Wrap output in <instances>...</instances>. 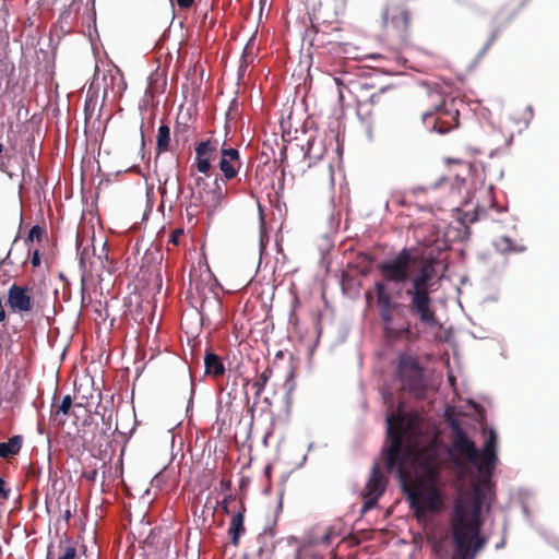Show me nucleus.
I'll return each instance as SVG.
<instances>
[{
    "instance_id": "nucleus-1",
    "label": "nucleus",
    "mask_w": 559,
    "mask_h": 559,
    "mask_svg": "<svg viewBox=\"0 0 559 559\" xmlns=\"http://www.w3.org/2000/svg\"><path fill=\"white\" fill-rule=\"evenodd\" d=\"M386 424L388 445L382 450L386 469H395L401 478H404L407 475L408 461L414 464V476L408 483L403 484L414 515L417 520H421L427 513L441 511L444 499L439 488L441 457L438 447L430 443L416 450L413 445H404L408 424L401 413L390 414L386 417Z\"/></svg>"
},
{
    "instance_id": "nucleus-2",
    "label": "nucleus",
    "mask_w": 559,
    "mask_h": 559,
    "mask_svg": "<svg viewBox=\"0 0 559 559\" xmlns=\"http://www.w3.org/2000/svg\"><path fill=\"white\" fill-rule=\"evenodd\" d=\"M438 264L439 260L433 257L414 258L407 248L401 250L394 258L378 264L377 269L382 281L374 284V292L384 326L392 325L393 314L391 311L397 307L388 292L386 283L403 284L407 281H409V287L405 290V295L408 297L409 313L426 326L438 325L439 321L431 297L432 286L437 280H440L436 270Z\"/></svg>"
},
{
    "instance_id": "nucleus-3",
    "label": "nucleus",
    "mask_w": 559,
    "mask_h": 559,
    "mask_svg": "<svg viewBox=\"0 0 559 559\" xmlns=\"http://www.w3.org/2000/svg\"><path fill=\"white\" fill-rule=\"evenodd\" d=\"M481 501L479 498L456 500L451 515L452 559H474L487 543L481 536Z\"/></svg>"
},
{
    "instance_id": "nucleus-4",
    "label": "nucleus",
    "mask_w": 559,
    "mask_h": 559,
    "mask_svg": "<svg viewBox=\"0 0 559 559\" xmlns=\"http://www.w3.org/2000/svg\"><path fill=\"white\" fill-rule=\"evenodd\" d=\"M430 107L421 114L427 129L445 134L459 127L460 111L465 106L462 99L444 96L437 88L427 91Z\"/></svg>"
},
{
    "instance_id": "nucleus-5",
    "label": "nucleus",
    "mask_w": 559,
    "mask_h": 559,
    "mask_svg": "<svg viewBox=\"0 0 559 559\" xmlns=\"http://www.w3.org/2000/svg\"><path fill=\"white\" fill-rule=\"evenodd\" d=\"M386 31L402 45H409L413 38V14L400 3L388 4L382 12Z\"/></svg>"
},
{
    "instance_id": "nucleus-6",
    "label": "nucleus",
    "mask_w": 559,
    "mask_h": 559,
    "mask_svg": "<svg viewBox=\"0 0 559 559\" xmlns=\"http://www.w3.org/2000/svg\"><path fill=\"white\" fill-rule=\"evenodd\" d=\"M396 372L405 390L417 397L425 395L427 383L416 357L406 354L401 355Z\"/></svg>"
},
{
    "instance_id": "nucleus-7",
    "label": "nucleus",
    "mask_w": 559,
    "mask_h": 559,
    "mask_svg": "<svg viewBox=\"0 0 559 559\" xmlns=\"http://www.w3.org/2000/svg\"><path fill=\"white\" fill-rule=\"evenodd\" d=\"M338 85L340 99H344V91H347L356 102V109L358 116L365 119L372 117L371 108H368V96L370 91L374 87L368 79H350L347 83H343L340 79H336Z\"/></svg>"
},
{
    "instance_id": "nucleus-8",
    "label": "nucleus",
    "mask_w": 559,
    "mask_h": 559,
    "mask_svg": "<svg viewBox=\"0 0 559 559\" xmlns=\"http://www.w3.org/2000/svg\"><path fill=\"white\" fill-rule=\"evenodd\" d=\"M388 484V478L381 471L379 464H374L371 468L369 478L361 491L364 504L361 512L366 513L377 506L378 500L384 493Z\"/></svg>"
},
{
    "instance_id": "nucleus-9",
    "label": "nucleus",
    "mask_w": 559,
    "mask_h": 559,
    "mask_svg": "<svg viewBox=\"0 0 559 559\" xmlns=\"http://www.w3.org/2000/svg\"><path fill=\"white\" fill-rule=\"evenodd\" d=\"M451 429L453 431L452 449L454 454L475 465L477 468L479 455L474 441L466 436L465 431L456 421L451 424Z\"/></svg>"
},
{
    "instance_id": "nucleus-10",
    "label": "nucleus",
    "mask_w": 559,
    "mask_h": 559,
    "mask_svg": "<svg viewBox=\"0 0 559 559\" xmlns=\"http://www.w3.org/2000/svg\"><path fill=\"white\" fill-rule=\"evenodd\" d=\"M7 305L12 312L23 314L33 311L35 306L33 288L12 284L8 289Z\"/></svg>"
},
{
    "instance_id": "nucleus-11",
    "label": "nucleus",
    "mask_w": 559,
    "mask_h": 559,
    "mask_svg": "<svg viewBox=\"0 0 559 559\" xmlns=\"http://www.w3.org/2000/svg\"><path fill=\"white\" fill-rule=\"evenodd\" d=\"M399 103V92L394 86L381 87L378 92L368 96V108H371L372 116L394 108Z\"/></svg>"
},
{
    "instance_id": "nucleus-12",
    "label": "nucleus",
    "mask_w": 559,
    "mask_h": 559,
    "mask_svg": "<svg viewBox=\"0 0 559 559\" xmlns=\"http://www.w3.org/2000/svg\"><path fill=\"white\" fill-rule=\"evenodd\" d=\"M479 461L477 471L484 478H490L497 462V436L491 431L484 447L478 451Z\"/></svg>"
},
{
    "instance_id": "nucleus-13",
    "label": "nucleus",
    "mask_w": 559,
    "mask_h": 559,
    "mask_svg": "<svg viewBox=\"0 0 559 559\" xmlns=\"http://www.w3.org/2000/svg\"><path fill=\"white\" fill-rule=\"evenodd\" d=\"M218 167L225 180L236 178L241 167L239 151L234 147H227L224 143L221 147Z\"/></svg>"
},
{
    "instance_id": "nucleus-14",
    "label": "nucleus",
    "mask_w": 559,
    "mask_h": 559,
    "mask_svg": "<svg viewBox=\"0 0 559 559\" xmlns=\"http://www.w3.org/2000/svg\"><path fill=\"white\" fill-rule=\"evenodd\" d=\"M218 148V141L214 138L201 141L195 146L194 165L199 173L207 175L212 168L211 156Z\"/></svg>"
},
{
    "instance_id": "nucleus-15",
    "label": "nucleus",
    "mask_w": 559,
    "mask_h": 559,
    "mask_svg": "<svg viewBox=\"0 0 559 559\" xmlns=\"http://www.w3.org/2000/svg\"><path fill=\"white\" fill-rule=\"evenodd\" d=\"M72 397L71 395L63 396L60 404L53 402L50 408V419L53 421H58V426H63L66 423V418L69 416L70 411L72 408Z\"/></svg>"
},
{
    "instance_id": "nucleus-16",
    "label": "nucleus",
    "mask_w": 559,
    "mask_h": 559,
    "mask_svg": "<svg viewBox=\"0 0 559 559\" xmlns=\"http://www.w3.org/2000/svg\"><path fill=\"white\" fill-rule=\"evenodd\" d=\"M245 512L246 508L242 506L241 510H239L230 520L228 535L230 537V543L234 546L239 545V539L241 535L246 532L245 528Z\"/></svg>"
},
{
    "instance_id": "nucleus-17",
    "label": "nucleus",
    "mask_w": 559,
    "mask_h": 559,
    "mask_svg": "<svg viewBox=\"0 0 559 559\" xmlns=\"http://www.w3.org/2000/svg\"><path fill=\"white\" fill-rule=\"evenodd\" d=\"M465 185L464 179L459 177H440L432 186L433 189H442L449 195H460L463 186Z\"/></svg>"
},
{
    "instance_id": "nucleus-18",
    "label": "nucleus",
    "mask_w": 559,
    "mask_h": 559,
    "mask_svg": "<svg viewBox=\"0 0 559 559\" xmlns=\"http://www.w3.org/2000/svg\"><path fill=\"white\" fill-rule=\"evenodd\" d=\"M23 437L21 435L12 436L7 442H0V457L10 459L17 455L23 447Z\"/></svg>"
},
{
    "instance_id": "nucleus-19",
    "label": "nucleus",
    "mask_w": 559,
    "mask_h": 559,
    "mask_svg": "<svg viewBox=\"0 0 559 559\" xmlns=\"http://www.w3.org/2000/svg\"><path fill=\"white\" fill-rule=\"evenodd\" d=\"M205 373L214 378L222 377L225 373V367L219 356L207 352L204 357Z\"/></svg>"
},
{
    "instance_id": "nucleus-20",
    "label": "nucleus",
    "mask_w": 559,
    "mask_h": 559,
    "mask_svg": "<svg viewBox=\"0 0 559 559\" xmlns=\"http://www.w3.org/2000/svg\"><path fill=\"white\" fill-rule=\"evenodd\" d=\"M213 185L214 187L212 189L204 191V193L199 192V195H205L204 202H206L211 207H216L223 195H225V192L223 191L218 179H215Z\"/></svg>"
},
{
    "instance_id": "nucleus-21",
    "label": "nucleus",
    "mask_w": 559,
    "mask_h": 559,
    "mask_svg": "<svg viewBox=\"0 0 559 559\" xmlns=\"http://www.w3.org/2000/svg\"><path fill=\"white\" fill-rule=\"evenodd\" d=\"M170 148V129L166 124L158 128L156 138V153L162 154Z\"/></svg>"
},
{
    "instance_id": "nucleus-22",
    "label": "nucleus",
    "mask_w": 559,
    "mask_h": 559,
    "mask_svg": "<svg viewBox=\"0 0 559 559\" xmlns=\"http://www.w3.org/2000/svg\"><path fill=\"white\" fill-rule=\"evenodd\" d=\"M272 374L273 370L267 366L261 373L257 376L255 380L252 382L255 397H260Z\"/></svg>"
},
{
    "instance_id": "nucleus-23",
    "label": "nucleus",
    "mask_w": 559,
    "mask_h": 559,
    "mask_svg": "<svg viewBox=\"0 0 559 559\" xmlns=\"http://www.w3.org/2000/svg\"><path fill=\"white\" fill-rule=\"evenodd\" d=\"M58 549L57 559H76V548L69 539L60 540Z\"/></svg>"
},
{
    "instance_id": "nucleus-24",
    "label": "nucleus",
    "mask_w": 559,
    "mask_h": 559,
    "mask_svg": "<svg viewBox=\"0 0 559 559\" xmlns=\"http://www.w3.org/2000/svg\"><path fill=\"white\" fill-rule=\"evenodd\" d=\"M497 249L502 253L523 252L525 247L516 246L509 237H501L496 241Z\"/></svg>"
},
{
    "instance_id": "nucleus-25",
    "label": "nucleus",
    "mask_w": 559,
    "mask_h": 559,
    "mask_svg": "<svg viewBox=\"0 0 559 559\" xmlns=\"http://www.w3.org/2000/svg\"><path fill=\"white\" fill-rule=\"evenodd\" d=\"M412 334L411 328L405 326L395 329L392 325L384 326V336L388 341H396L402 337H408Z\"/></svg>"
},
{
    "instance_id": "nucleus-26",
    "label": "nucleus",
    "mask_w": 559,
    "mask_h": 559,
    "mask_svg": "<svg viewBox=\"0 0 559 559\" xmlns=\"http://www.w3.org/2000/svg\"><path fill=\"white\" fill-rule=\"evenodd\" d=\"M176 143L186 144L189 141V124L177 121L174 130Z\"/></svg>"
},
{
    "instance_id": "nucleus-27",
    "label": "nucleus",
    "mask_w": 559,
    "mask_h": 559,
    "mask_svg": "<svg viewBox=\"0 0 559 559\" xmlns=\"http://www.w3.org/2000/svg\"><path fill=\"white\" fill-rule=\"evenodd\" d=\"M254 46H253V37L247 43L242 56H241V67H247L254 61Z\"/></svg>"
},
{
    "instance_id": "nucleus-28",
    "label": "nucleus",
    "mask_w": 559,
    "mask_h": 559,
    "mask_svg": "<svg viewBox=\"0 0 559 559\" xmlns=\"http://www.w3.org/2000/svg\"><path fill=\"white\" fill-rule=\"evenodd\" d=\"M45 234V229L39 226V225H34L29 231H28V235L25 239V242L28 247V251H31V243L34 241V240H37V241H40L41 237L44 236Z\"/></svg>"
},
{
    "instance_id": "nucleus-29",
    "label": "nucleus",
    "mask_w": 559,
    "mask_h": 559,
    "mask_svg": "<svg viewBox=\"0 0 559 559\" xmlns=\"http://www.w3.org/2000/svg\"><path fill=\"white\" fill-rule=\"evenodd\" d=\"M335 537V534L333 532L332 528H328L326 532L321 536V537H318L316 539V543L317 544H320V545H330L333 540V538Z\"/></svg>"
},
{
    "instance_id": "nucleus-30",
    "label": "nucleus",
    "mask_w": 559,
    "mask_h": 559,
    "mask_svg": "<svg viewBox=\"0 0 559 559\" xmlns=\"http://www.w3.org/2000/svg\"><path fill=\"white\" fill-rule=\"evenodd\" d=\"M11 489L7 486L5 480L0 477V501H7L10 498Z\"/></svg>"
},
{
    "instance_id": "nucleus-31",
    "label": "nucleus",
    "mask_w": 559,
    "mask_h": 559,
    "mask_svg": "<svg viewBox=\"0 0 559 559\" xmlns=\"http://www.w3.org/2000/svg\"><path fill=\"white\" fill-rule=\"evenodd\" d=\"M183 236V230L178 228V229H175L171 235H170V238H169V242L173 243L174 246H178L179 245V239L180 237Z\"/></svg>"
},
{
    "instance_id": "nucleus-32",
    "label": "nucleus",
    "mask_w": 559,
    "mask_h": 559,
    "mask_svg": "<svg viewBox=\"0 0 559 559\" xmlns=\"http://www.w3.org/2000/svg\"><path fill=\"white\" fill-rule=\"evenodd\" d=\"M235 498L233 495H227L224 497L223 501L221 502V508L223 510L224 513L228 514L229 513V509H228V504L230 501H233Z\"/></svg>"
},
{
    "instance_id": "nucleus-33",
    "label": "nucleus",
    "mask_w": 559,
    "mask_h": 559,
    "mask_svg": "<svg viewBox=\"0 0 559 559\" xmlns=\"http://www.w3.org/2000/svg\"><path fill=\"white\" fill-rule=\"evenodd\" d=\"M498 35H499V31H498V29L493 31V32L490 34V36H489V38H488L487 43H486V44H485V46H484V50H487V49H489V48L492 46V44H493V43L496 41V39L498 38Z\"/></svg>"
},
{
    "instance_id": "nucleus-34",
    "label": "nucleus",
    "mask_w": 559,
    "mask_h": 559,
    "mask_svg": "<svg viewBox=\"0 0 559 559\" xmlns=\"http://www.w3.org/2000/svg\"><path fill=\"white\" fill-rule=\"evenodd\" d=\"M31 263L34 267H37L40 265V254H39L38 249L34 250L32 258H31Z\"/></svg>"
},
{
    "instance_id": "nucleus-35",
    "label": "nucleus",
    "mask_w": 559,
    "mask_h": 559,
    "mask_svg": "<svg viewBox=\"0 0 559 559\" xmlns=\"http://www.w3.org/2000/svg\"><path fill=\"white\" fill-rule=\"evenodd\" d=\"M221 490L222 491H230L231 489V481L228 478H223L219 483Z\"/></svg>"
},
{
    "instance_id": "nucleus-36",
    "label": "nucleus",
    "mask_w": 559,
    "mask_h": 559,
    "mask_svg": "<svg viewBox=\"0 0 559 559\" xmlns=\"http://www.w3.org/2000/svg\"><path fill=\"white\" fill-rule=\"evenodd\" d=\"M176 1H177V4L179 5V8H181V9H189L194 3V0H176Z\"/></svg>"
},
{
    "instance_id": "nucleus-37",
    "label": "nucleus",
    "mask_w": 559,
    "mask_h": 559,
    "mask_svg": "<svg viewBox=\"0 0 559 559\" xmlns=\"http://www.w3.org/2000/svg\"><path fill=\"white\" fill-rule=\"evenodd\" d=\"M96 476H97V471L96 469H93L91 472L85 473V477L88 480H92V481H94L96 479Z\"/></svg>"
},
{
    "instance_id": "nucleus-38",
    "label": "nucleus",
    "mask_w": 559,
    "mask_h": 559,
    "mask_svg": "<svg viewBox=\"0 0 559 559\" xmlns=\"http://www.w3.org/2000/svg\"><path fill=\"white\" fill-rule=\"evenodd\" d=\"M195 185H197L198 187H201V186H207V183L205 182V180H204L203 178H201V177H199V178H197V179H195Z\"/></svg>"
},
{
    "instance_id": "nucleus-39",
    "label": "nucleus",
    "mask_w": 559,
    "mask_h": 559,
    "mask_svg": "<svg viewBox=\"0 0 559 559\" xmlns=\"http://www.w3.org/2000/svg\"><path fill=\"white\" fill-rule=\"evenodd\" d=\"M7 319V313L4 309H0V323Z\"/></svg>"
},
{
    "instance_id": "nucleus-40",
    "label": "nucleus",
    "mask_w": 559,
    "mask_h": 559,
    "mask_svg": "<svg viewBox=\"0 0 559 559\" xmlns=\"http://www.w3.org/2000/svg\"><path fill=\"white\" fill-rule=\"evenodd\" d=\"M0 170L3 171V173H8V166L5 165L4 162L0 163Z\"/></svg>"
},
{
    "instance_id": "nucleus-41",
    "label": "nucleus",
    "mask_w": 559,
    "mask_h": 559,
    "mask_svg": "<svg viewBox=\"0 0 559 559\" xmlns=\"http://www.w3.org/2000/svg\"><path fill=\"white\" fill-rule=\"evenodd\" d=\"M531 0H519V8L524 7L526 3H528Z\"/></svg>"
},
{
    "instance_id": "nucleus-42",
    "label": "nucleus",
    "mask_w": 559,
    "mask_h": 559,
    "mask_svg": "<svg viewBox=\"0 0 559 559\" xmlns=\"http://www.w3.org/2000/svg\"><path fill=\"white\" fill-rule=\"evenodd\" d=\"M71 518V511L67 510L64 513V519L68 521Z\"/></svg>"
},
{
    "instance_id": "nucleus-43",
    "label": "nucleus",
    "mask_w": 559,
    "mask_h": 559,
    "mask_svg": "<svg viewBox=\"0 0 559 559\" xmlns=\"http://www.w3.org/2000/svg\"><path fill=\"white\" fill-rule=\"evenodd\" d=\"M88 108H90V102H88V100H86V102H85V115H86V116L88 115V114H87V112H88Z\"/></svg>"
},
{
    "instance_id": "nucleus-44",
    "label": "nucleus",
    "mask_w": 559,
    "mask_h": 559,
    "mask_svg": "<svg viewBox=\"0 0 559 559\" xmlns=\"http://www.w3.org/2000/svg\"><path fill=\"white\" fill-rule=\"evenodd\" d=\"M52 558H53L52 550H51V549H49V551H48V559H52Z\"/></svg>"
},
{
    "instance_id": "nucleus-45",
    "label": "nucleus",
    "mask_w": 559,
    "mask_h": 559,
    "mask_svg": "<svg viewBox=\"0 0 559 559\" xmlns=\"http://www.w3.org/2000/svg\"><path fill=\"white\" fill-rule=\"evenodd\" d=\"M394 295H395V297H397V298H399V297H401V296H402V290H401V289H400V290H397Z\"/></svg>"
},
{
    "instance_id": "nucleus-46",
    "label": "nucleus",
    "mask_w": 559,
    "mask_h": 559,
    "mask_svg": "<svg viewBox=\"0 0 559 559\" xmlns=\"http://www.w3.org/2000/svg\"><path fill=\"white\" fill-rule=\"evenodd\" d=\"M2 151H3V144L0 143V153H2Z\"/></svg>"
}]
</instances>
